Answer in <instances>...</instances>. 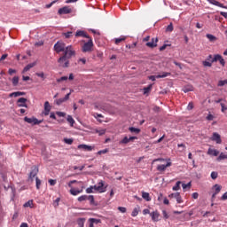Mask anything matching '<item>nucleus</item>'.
<instances>
[{
	"instance_id": "f257e3e1",
	"label": "nucleus",
	"mask_w": 227,
	"mask_h": 227,
	"mask_svg": "<svg viewBox=\"0 0 227 227\" xmlns=\"http://www.w3.org/2000/svg\"><path fill=\"white\" fill-rule=\"evenodd\" d=\"M73 56H75L74 46H67L66 50H64V54L58 59L59 67H62V68H68V67H70V59Z\"/></svg>"
},
{
	"instance_id": "f03ea898",
	"label": "nucleus",
	"mask_w": 227,
	"mask_h": 227,
	"mask_svg": "<svg viewBox=\"0 0 227 227\" xmlns=\"http://www.w3.org/2000/svg\"><path fill=\"white\" fill-rule=\"evenodd\" d=\"M82 52H91V51H93V39H91V37L82 45Z\"/></svg>"
},
{
	"instance_id": "7ed1b4c3",
	"label": "nucleus",
	"mask_w": 227,
	"mask_h": 227,
	"mask_svg": "<svg viewBox=\"0 0 227 227\" xmlns=\"http://www.w3.org/2000/svg\"><path fill=\"white\" fill-rule=\"evenodd\" d=\"M54 51L57 52V54H59V52H65V50L67 49V44L63 42H57L54 44Z\"/></svg>"
},
{
	"instance_id": "20e7f679",
	"label": "nucleus",
	"mask_w": 227,
	"mask_h": 227,
	"mask_svg": "<svg viewBox=\"0 0 227 227\" xmlns=\"http://www.w3.org/2000/svg\"><path fill=\"white\" fill-rule=\"evenodd\" d=\"M217 61L220 63L222 67H225L226 61H224V59L220 54H215L214 58L211 60V63H217Z\"/></svg>"
},
{
	"instance_id": "39448f33",
	"label": "nucleus",
	"mask_w": 227,
	"mask_h": 227,
	"mask_svg": "<svg viewBox=\"0 0 227 227\" xmlns=\"http://www.w3.org/2000/svg\"><path fill=\"white\" fill-rule=\"evenodd\" d=\"M168 75H171V73L163 72L160 74L150 75L148 79L149 81H155L156 79H164V77H168Z\"/></svg>"
},
{
	"instance_id": "423d86ee",
	"label": "nucleus",
	"mask_w": 227,
	"mask_h": 227,
	"mask_svg": "<svg viewBox=\"0 0 227 227\" xmlns=\"http://www.w3.org/2000/svg\"><path fill=\"white\" fill-rule=\"evenodd\" d=\"M97 192H106L107 191V186L104 184V181H99L97 184Z\"/></svg>"
},
{
	"instance_id": "0eeeda50",
	"label": "nucleus",
	"mask_w": 227,
	"mask_h": 227,
	"mask_svg": "<svg viewBox=\"0 0 227 227\" xmlns=\"http://www.w3.org/2000/svg\"><path fill=\"white\" fill-rule=\"evenodd\" d=\"M59 15H68V13H72V9L68 6H64L58 11Z\"/></svg>"
},
{
	"instance_id": "6e6552de",
	"label": "nucleus",
	"mask_w": 227,
	"mask_h": 227,
	"mask_svg": "<svg viewBox=\"0 0 227 227\" xmlns=\"http://www.w3.org/2000/svg\"><path fill=\"white\" fill-rule=\"evenodd\" d=\"M24 121H26L27 123H33V125H40V123H42V121H38V119L35 117H25Z\"/></svg>"
},
{
	"instance_id": "1a4fd4ad",
	"label": "nucleus",
	"mask_w": 227,
	"mask_h": 227,
	"mask_svg": "<svg viewBox=\"0 0 227 227\" xmlns=\"http://www.w3.org/2000/svg\"><path fill=\"white\" fill-rule=\"evenodd\" d=\"M159 42L158 37L152 38L151 42H148L145 43L146 47H149L150 49H155L157 47V43Z\"/></svg>"
},
{
	"instance_id": "9d476101",
	"label": "nucleus",
	"mask_w": 227,
	"mask_h": 227,
	"mask_svg": "<svg viewBox=\"0 0 227 227\" xmlns=\"http://www.w3.org/2000/svg\"><path fill=\"white\" fill-rule=\"evenodd\" d=\"M38 175V167L35 166L32 168L31 172L28 176V180H31L33 182V178Z\"/></svg>"
},
{
	"instance_id": "9b49d317",
	"label": "nucleus",
	"mask_w": 227,
	"mask_h": 227,
	"mask_svg": "<svg viewBox=\"0 0 227 227\" xmlns=\"http://www.w3.org/2000/svg\"><path fill=\"white\" fill-rule=\"evenodd\" d=\"M150 215H151L152 221H153V223H159V221H160L159 217H160V214H159V211H153V212L150 213Z\"/></svg>"
},
{
	"instance_id": "f8f14e48",
	"label": "nucleus",
	"mask_w": 227,
	"mask_h": 227,
	"mask_svg": "<svg viewBox=\"0 0 227 227\" xmlns=\"http://www.w3.org/2000/svg\"><path fill=\"white\" fill-rule=\"evenodd\" d=\"M27 102V99L25 98H20L18 99V106L19 107H27V105L26 104Z\"/></svg>"
},
{
	"instance_id": "ddd939ff",
	"label": "nucleus",
	"mask_w": 227,
	"mask_h": 227,
	"mask_svg": "<svg viewBox=\"0 0 227 227\" xmlns=\"http://www.w3.org/2000/svg\"><path fill=\"white\" fill-rule=\"evenodd\" d=\"M211 139L213 141H215V143H217V145H221V143L223 142L221 140V135H219V133H213Z\"/></svg>"
},
{
	"instance_id": "4468645a",
	"label": "nucleus",
	"mask_w": 227,
	"mask_h": 227,
	"mask_svg": "<svg viewBox=\"0 0 227 227\" xmlns=\"http://www.w3.org/2000/svg\"><path fill=\"white\" fill-rule=\"evenodd\" d=\"M76 38H79V36H82V38H90V35L86 34L83 30H77L75 33Z\"/></svg>"
},
{
	"instance_id": "2eb2a0df",
	"label": "nucleus",
	"mask_w": 227,
	"mask_h": 227,
	"mask_svg": "<svg viewBox=\"0 0 227 227\" xmlns=\"http://www.w3.org/2000/svg\"><path fill=\"white\" fill-rule=\"evenodd\" d=\"M78 149L84 150L85 152H91V150H93V147H91V145L82 144L78 145Z\"/></svg>"
},
{
	"instance_id": "dca6fc26",
	"label": "nucleus",
	"mask_w": 227,
	"mask_h": 227,
	"mask_svg": "<svg viewBox=\"0 0 227 227\" xmlns=\"http://www.w3.org/2000/svg\"><path fill=\"white\" fill-rule=\"evenodd\" d=\"M169 197L175 198L177 203H182V196H180V192L171 193Z\"/></svg>"
},
{
	"instance_id": "f3484780",
	"label": "nucleus",
	"mask_w": 227,
	"mask_h": 227,
	"mask_svg": "<svg viewBox=\"0 0 227 227\" xmlns=\"http://www.w3.org/2000/svg\"><path fill=\"white\" fill-rule=\"evenodd\" d=\"M49 113H51V104L46 101L44 103V116H49Z\"/></svg>"
},
{
	"instance_id": "a211bd4d",
	"label": "nucleus",
	"mask_w": 227,
	"mask_h": 227,
	"mask_svg": "<svg viewBox=\"0 0 227 227\" xmlns=\"http://www.w3.org/2000/svg\"><path fill=\"white\" fill-rule=\"evenodd\" d=\"M207 2L210 3V4H214L215 6H219V8H227L226 6H224V4L215 0H207Z\"/></svg>"
},
{
	"instance_id": "6ab92c4d",
	"label": "nucleus",
	"mask_w": 227,
	"mask_h": 227,
	"mask_svg": "<svg viewBox=\"0 0 227 227\" xmlns=\"http://www.w3.org/2000/svg\"><path fill=\"white\" fill-rule=\"evenodd\" d=\"M125 40H127V36L121 35L120 37L114 39V43L115 45H120V43H121V42H125Z\"/></svg>"
},
{
	"instance_id": "aec40b11",
	"label": "nucleus",
	"mask_w": 227,
	"mask_h": 227,
	"mask_svg": "<svg viewBox=\"0 0 227 227\" xmlns=\"http://www.w3.org/2000/svg\"><path fill=\"white\" fill-rule=\"evenodd\" d=\"M171 166V162H168L166 165H158L157 170L158 171H166L167 168H169Z\"/></svg>"
},
{
	"instance_id": "412c9836",
	"label": "nucleus",
	"mask_w": 227,
	"mask_h": 227,
	"mask_svg": "<svg viewBox=\"0 0 227 227\" xmlns=\"http://www.w3.org/2000/svg\"><path fill=\"white\" fill-rule=\"evenodd\" d=\"M35 66L36 62L30 63L24 67L23 72H29V70H31V68H33Z\"/></svg>"
},
{
	"instance_id": "4be33fe9",
	"label": "nucleus",
	"mask_w": 227,
	"mask_h": 227,
	"mask_svg": "<svg viewBox=\"0 0 227 227\" xmlns=\"http://www.w3.org/2000/svg\"><path fill=\"white\" fill-rule=\"evenodd\" d=\"M24 95H26V92H20V91H16V92H12L9 95L10 98L12 97H24Z\"/></svg>"
},
{
	"instance_id": "5701e85b",
	"label": "nucleus",
	"mask_w": 227,
	"mask_h": 227,
	"mask_svg": "<svg viewBox=\"0 0 227 227\" xmlns=\"http://www.w3.org/2000/svg\"><path fill=\"white\" fill-rule=\"evenodd\" d=\"M207 153L208 155H214V157H217V155H219V151L215 149H208Z\"/></svg>"
},
{
	"instance_id": "b1692460",
	"label": "nucleus",
	"mask_w": 227,
	"mask_h": 227,
	"mask_svg": "<svg viewBox=\"0 0 227 227\" xmlns=\"http://www.w3.org/2000/svg\"><path fill=\"white\" fill-rule=\"evenodd\" d=\"M142 198L145 200V201H152V198H150V193L146 192H142Z\"/></svg>"
},
{
	"instance_id": "393cba45",
	"label": "nucleus",
	"mask_w": 227,
	"mask_h": 227,
	"mask_svg": "<svg viewBox=\"0 0 227 227\" xmlns=\"http://www.w3.org/2000/svg\"><path fill=\"white\" fill-rule=\"evenodd\" d=\"M84 223H86V218H78L77 224L79 227H84Z\"/></svg>"
},
{
	"instance_id": "a878e982",
	"label": "nucleus",
	"mask_w": 227,
	"mask_h": 227,
	"mask_svg": "<svg viewBox=\"0 0 227 227\" xmlns=\"http://www.w3.org/2000/svg\"><path fill=\"white\" fill-rule=\"evenodd\" d=\"M206 37L209 40V42H215L217 40V37L212 34H207Z\"/></svg>"
},
{
	"instance_id": "bb28decb",
	"label": "nucleus",
	"mask_w": 227,
	"mask_h": 227,
	"mask_svg": "<svg viewBox=\"0 0 227 227\" xmlns=\"http://www.w3.org/2000/svg\"><path fill=\"white\" fill-rule=\"evenodd\" d=\"M81 192H82V190H76L74 188L70 190V194H72L73 196H77V194H81Z\"/></svg>"
},
{
	"instance_id": "cd10ccee",
	"label": "nucleus",
	"mask_w": 227,
	"mask_h": 227,
	"mask_svg": "<svg viewBox=\"0 0 227 227\" xmlns=\"http://www.w3.org/2000/svg\"><path fill=\"white\" fill-rule=\"evenodd\" d=\"M129 132H132L133 134H139L141 132V129L138 128L129 127Z\"/></svg>"
},
{
	"instance_id": "c85d7f7f",
	"label": "nucleus",
	"mask_w": 227,
	"mask_h": 227,
	"mask_svg": "<svg viewBox=\"0 0 227 227\" xmlns=\"http://www.w3.org/2000/svg\"><path fill=\"white\" fill-rule=\"evenodd\" d=\"M152 88H153V84H149L147 87L144 88V95H147L150 91H152Z\"/></svg>"
},
{
	"instance_id": "c756f323",
	"label": "nucleus",
	"mask_w": 227,
	"mask_h": 227,
	"mask_svg": "<svg viewBox=\"0 0 227 227\" xmlns=\"http://www.w3.org/2000/svg\"><path fill=\"white\" fill-rule=\"evenodd\" d=\"M213 187L215 189V194H219V192H221V190L223 189V186L219 184H215Z\"/></svg>"
},
{
	"instance_id": "7c9ffc66",
	"label": "nucleus",
	"mask_w": 227,
	"mask_h": 227,
	"mask_svg": "<svg viewBox=\"0 0 227 227\" xmlns=\"http://www.w3.org/2000/svg\"><path fill=\"white\" fill-rule=\"evenodd\" d=\"M94 132H95V134H98V136H104V134H106V129H94Z\"/></svg>"
},
{
	"instance_id": "2f4dec72",
	"label": "nucleus",
	"mask_w": 227,
	"mask_h": 227,
	"mask_svg": "<svg viewBox=\"0 0 227 227\" xmlns=\"http://www.w3.org/2000/svg\"><path fill=\"white\" fill-rule=\"evenodd\" d=\"M87 200L90 205H95V197L93 195H87Z\"/></svg>"
},
{
	"instance_id": "473e14b6",
	"label": "nucleus",
	"mask_w": 227,
	"mask_h": 227,
	"mask_svg": "<svg viewBox=\"0 0 227 227\" xmlns=\"http://www.w3.org/2000/svg\"><path fill=\"white\" fill-rule=\"evenodd\" d=\"M139 214V207H135L131 213L132 217H137V215Z\"/></svg>"
},
{
	"instance_id": "72a5a7b5",
	"label": "nucleus",
	"mask_w": 227,
	"mask_h": 227,
	"mask_svg": "<svg viewBox=\"0 0 227 227\" xmlns=\"http://www.w3.org/2000/svg\"><path fill=\"white\" fill-rule=\"evenodd\" d=\"M173 23H169V25H168V27H166V33H173Z\"/></svg>"
},
{
	"instance_id": "f704fd0d",
	"label": "nucleus",
	"mask_w": 227,
	"mask_h": 227,
	"mask_svg": "<svg viewBox=\"0 0 227 227\" xmlns=\"http://www.w3.org/2000/svg\"><path fill=\"white\" fill-rule=\"evenodd\" d=\"M67 121H68V123H70L71 127H74L75 121L74 120L72 115H67Z\"/></svg>"
},
{
	"instance_id": "c9c22d12",
	"label": "nucleus",
	"mask_w": 227,
	"mask_h": 227,
	"mask_svg": "<svg viewBox=\"0 0 227 227\" xmlns=\"http://www.w3.org/2000/svg\"><path fill=\"white\" fill-rule=\"evenodd\" d=\"M130 143V140L128 137H124L122 140L120 141V145H128Z\"/></svg>"
},
{
	"instance_id": "e433bc0d",
	"label": "nucleus",
	"mask_w": 227,
	"mask_h": 227,
	"mask_svg": "<svg viewBox=\"0 0 227 227\" xmlns=\"http://www.w3.org/2000/svg\"><path fill=\"white\" fill-rule=\"evenodd\" d=\"M89 223H93L94 224H98V223H102V222H101L100 219L90 218V219H89Z\"/></svg>"
},
{
	"instance_id": "4c0bfd02",
	"label": "nucleus",
	"mask_w": 227,
	"mask_h": 227,
	"mask_svg": "<svg viewBox=\"0 0 227 227\" xmlns=\"http://www.w3.org/2000/svg\"><path fill=\"white\" fill-rule=\"evenodd\" d=\"M42 185V180L40 178L35 177V187L36 189H40V186Z\"/></svg>"
},
{
	"instance_id": "58836bf2",
	"label": "nucleus",
	"mask_w": 227,
	"mask_h": 227,
	"mask_svg": "<svg viewBox=\"0 0 227 227\" xmlns=\"http://www.w3.org/2000/svg\"><path fill=\"white\" fill-rule=\"evenodd\" d=\"M224 159H227V154H224L223 153H221L220 155L217 158V160H224Z\"/></svg>"
},
{
	"instance_id": "ea45409f",
	"label": "nucleus",
	"mask_w": 227,
	"mask_h": 227,
	"mask_svg": "<svg viewBox=\"0 0 227 227\" xmlns=\"http://www.w3.org/2000/svg\"><path fill=\"white\" fill-rule=\"evenodd\" d=\"M180 184H182V182L177 181L176 184V185L173 186V188H172L173 191H180Z\"/></svg>"
},
{
	"instance_id": "a19ab883",
	"label": "nucleus",
	"mask_w": 227,
	"mask_h": 227,
	"mask_svg": "<svg viewBox=\"0 0 227 227\" xmlns=\"http://www.w3.org/2000/svg\"><path fill=\"white\" fill-rule=\"evenodd\" d=\"M192 90H193V87H192V86H187V87H184V88L183 89V91H184V93H189V91H192Z\"/></svg>"
},
{
	"instance_id": "79ce46f5",
	"label": "nucleus",
	"mask_w": 227,
	"mask_h": 227,
	"mask_svg": "<svg viewBox=\"0 0 227 227\" xmlns=\"http://www.w3.org/2000/svg\"><path fill=\"white\" fill-rule=\"evenodd\" d=\"M19 84V76H14L12 78V86H17Z\"/></svg>"
},
{
	"instance_id": "37998d69",
	"label": "nucleus",
	"mask_w": 227,
	"mask_h": 227,
	"mask_svg": "<svg viewBox=\"0 0 227 227\" xmlns=\"http://www.w3.org/2000/svg\"><path fill=\"white\" fill-rule=\"evenodd\" d=\"M23 207H29L30 208H33V200H28L27 202H26Z\"/></svg>"
},
{
	"instance_id": "c03bdc74",
	"label": "nucleus",
	"mask_w": 227,
	"mask_h": 227,
	"mask_svg": "<svg viewBox=\"0 0 227 227\" xmlns=\"http://www.w3.org/2000/svg\"><path fill=\"white\" fill-rule=\"evenodd\" d=\"M62 35L63 36H65V38H72L73 32L69 31V32L63 33Z\"/></svg>"
},
{
	"instance_id": "a18cd8bd",
	"label": "nucleus",
	"mask_w": 227,
	"mask_h": 227,
	"mask_svg": "<svg viewBox=\"0 0 227 227\" xmlns=\"http://www.w3.org/2000/svg\"><path fill=\"white\" fill-rule=\"evenodd\" d=\"M63 102H65L64 98H59L57 100H55V103L57 106H61V104H63Z\"/></svg>"
},
{
	"instance_id": "49530a36",
	"label": "nucleus",
	"mask_w": 227,
	"mask_h": 227,
	"mask_svg": "<svg viewBox=\"0 0 227 227\" xmlns=\"http://www.w3.org/2000/svg\"><path fill=\"white\" fill-rule=\"evenodd\" d=\"M212 63H214V62H208V60H204L203 62H202V65H203V67H212Z\"/></svg>"
},
{
	"instance_id": "de8ad7c7",
	"label": "nucleus",
	"mask_w": 227,
	"mask_h": 227,
	"mask_svg": "<svg viewBox=\"0 0 227 227\" xmlns=\"http://www.w3.org/2000/svg\"><path fill=\"white\" fill-rule=\"evenodd\" d=\"M220 106H221V111H222V113H226V111H227V106H226V105H224V103H220Z\"/></svg>"
},
{
	"instance_id": "09e8293b",
	"label": "nucleus",
	"mask_w": 227,
	"mask_h": 227,
	"mask_svg": "<svg viewBox=\"0 0 227 227\" xmlns=\"http://www.w3.org/2000/svg\"><path fill=\"white\" fill-rule=\"evenodd\" d=\"M64 143H66V145H72V143H74V139H72V138H64Z\"/></svg>"
},
{
	"instance_id": "8fccbe9b",
	"label": "nucleus",
	"mask_w": 227,
	"mask_h": 227,
	"mask_svg": "<svg viewBox=\"0 0 227 227\" xmlns=\"http://www.w3.org/2000/svg\"><path fill=\"white\" fill-rule=\"evenodd\" d=\"M60 200H61V199L57 198V199L54 200V202H53V207H55V208L58 207H59V201H60Z\"/></svg>"
},
{
	"instance_id": "3c124183",
	"label": "nucleus",
	"mask_w": 227,
	"mask_h": 227,
	"mask_svg": "<svg viewBox=\"0 0 227 227\" xmlns=\"http://www.w3.org/2000/svg\"><path fill=\"white\" fill-rule=\"evenodd\" d=\"M88 200V195H82L78 198V201H86Z\"/></svg>"
},
{
	"instance_id": "603ef678",
	"label": "nucleus",
	"mask_w": 227,
	"mask_h": 227,
	"mask_svg": "<svg viewBox=\"0 0 227 227\" xmlns=\"http://www.w3.org/2000/svg\"><path fill=\"white\" fill-rule=\"evenodd\" d=\"M225 84H227V80H220L218 82V86H220V87L225 86Z\"/></svg>"
},
{
	"instance_id": "864d4df0",
	"label": "nucleus",
	"mask_w": 227,
	"mask_h": 227,
	"mask_svg": "<svg viewBox=\"0 0 227 227\" xmlns=\"http://www.w3.org/2000/svg\"><path fill=\"white\" fill-rule=\"evenodd\" d=\"M218 176H219V174H217V172H215V171L211 172V178L213 180H215Z\"/></svg>"
},
{
	"instance_id": "5fc2aeb1",
	"label": "nucleus",
	"mask_w": 227,
	"mask_h": 227,
	"mask_svg": "<svg viewBox=\"0 0 227 227\" xmlns=\"http://www.w3.org/2000/svg\"><path fill=\"white\" fill-rule=\"evenodd\" d=\"M63 81H68V76H62V77L57 79V82H61Z\"/></svg>"
},
{
	"instance_id": "6e6d98bb",
	"label": "nucleus",
	"mask_w": 227,
	"mask_h": 227,
	"mask_svg": "<svg viewBox=\"0 0 227 227\" xmlns=\"http://www.w3.org/2000/svg\"><path fill=\"white\" fill-rule=\"evenodd\" d=\"M56 114L59 116V118H65L67 114L65 112H56Z\"/></svg>"
},
{
	"instance_id": "4d7b16f0",
	"label": "nucleus",
	"mask_w": 227,
	"mask_h": 227,
	"mask_svg": "<svg viewBox=\"0 0 227 227\" xmlns=\"http://www.w3.org/2000/svg\"><path fill=\"white\" fill-rule=\"evenodd\" d=\"M109 152V149H104L98 152V155L106 154Z\"/></svg>"
},
{
	"instance_id": "13d9d810",
	"label": "nucleus",
	"mask_w": 227,
	"mask_h": 227,
	"mask_svg": "<svg viewBox=\"0 0 227 227\" xmlns=\"http://www.w3.org/2000/svg\"><path fill=\"white\" fill-rule=\"evenodd\" d=\"M137 46V43H133L132 44L126 45V47H128L129 49H136Z\"/></svg>"
},
{
	"instance_id": "bf43d9fd",
	"label": "nucleus",
	"mask_w": 227,
	"mask_h": 227,
	"mask_svg": "<svg viewBox=\"0 0 227 227\" xmlns=\"http://www.w3.org/2000/svg\"><path fill=\"white\" fill-rule=\"evenodd\" d=\"M167 47H171V44H163L160 47V51L162 52V51H166Z\"/></svg>"
},
{
	"instance_id": "052dcab7",
	"label": "nucleus",
	"mask_w": 227,
	"mask_h": 227,
	"mask_svg": "<svg viewBox=\"0 0 227 227\" xmlns=\"http://www.w3.org/2000/svg\"><path fill=\"white\" fill-rule=\"evenodd\" d=\"M187 109L188 111H192V109H194V104H192V102H190L187 106Z\"/></svg>"
},
{
	"instance_id": "680f3d73",
	"label": "nucleus",
	"mask_w": 227,
	"mask_h": 227,
	"mask_svg": "<svg viewBox=\"0 0 227 227\" xmlns=\"http://www.w3.org/2000/svg\"><path fill=\"white\" fill-rule=\"evenodd\" d=\"M191 185H192V184H191V182H189L188 184H183L182 187H183V189H187V188L191 189Z\"/></svg>"
},
{
	"instance_id": "e2e57ef3",
	"label": "nucleus",
	"mask_w": 227,
	"mask_h": 227,
	"mask_svg": "<svg viewBox=\"0 0 227 227\" xmlns=\"http://www.w3.org/2000/svg\"><path fill=\"white\" fill-rule=\"evenodd\" d=\"M86 192L87 194H92L95 192L93 191V187L90 186L89 188L86 189Z\"/></svg>"
},
{
	"instance_id": "0e129e2a",
	"label": "nucleus",
	"mask_w": 227,
	"mask_h": 227,
	"mask_svg": "<svg viewBox=\"0 0 227 227\" xmlns=\"http://www.w3.org/2000/svg\"><path fill=\"white\" fill-rule=\"evenodd\" d=\"M35 75L37 77H41V79H45V74H43V72L42 73H36Z\"/></svg>"
},
{
	"instance_id": "69168bd1",
	"label": "nucleus",
	"mask_w": 227,
	"mask_h": 227,
	"mask_svg": "<svg viewBox=\"0 0 227 227\" xmlns=\"http://www.w3.org/2000/svg\"><path fill=\"white\" fill-rule=\"evenodd\" d=\"M118 210L121 212V214H125L127 212V207H119Z\"/></svg>"
},
{
	"instance_id": "338daca9",
	"label": "nucleus",
	"mask_w": 227,
	"mask_h": 227,
	"mask_svg": "<svg viewBox=\"0 0 227 227\" xmlns=\"http://www.w3.org/2000/svg\"><path fill=\"white\" fill-rule=\"evenodd\" d=\"M48 182H49L50 185H51V186L56 185V180H54V179H49Z\"/></svg>"
},
{
	"instance_id": "774afa93",
	"label": "nucleus",
	"mask_w": 227,
	"mask_h": 227,
	"mask_svg": "<svg viewBox=\"0 0 227 227\" xmlns=\"http://www.w3.org/2000/svg\"><path fill=\"white\" fill-rule=\"evenodd\" d=\"M221 200H222L223 201H226V200H227V192L223 194V196L221 197Z\"/></svg>"
}]
</instances>
